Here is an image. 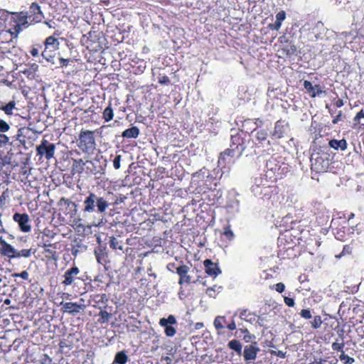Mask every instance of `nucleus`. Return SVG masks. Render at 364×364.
I'll return each instance as SVG.
<instances>
[{
  "mask_svg": "<svg viewBox=\"0 0 364 364\" xmlns=\"http://www.w3.org/2000/svg\"><path fill=\"white\" fill-rule=\"evenodd\" d=\"M223 173L218 169H213L208 172L205 168H203L193 174V183L196 186V191L198 193H205L215 190L219 184Z\"/></svg>",
  "mask_w": 364,
  "mask_h": 364,
  "instance_id": "1",
  "label": "nucleus"
},
{
  "mask_svg": "<svg viewBox=\"0 0 364 364\" xmlns=\"http://www.w3.org/2000/svg\"><path fill=\"white\" fill-rule=\"evenodd\" d=\"M84 213H93L97 211L100 213L105 212L109 206L108 201L103 197H98L92 192H89L84 202Z\"/></svg>",
  "mask_w": 364,
  "mask_h": 364,
  "instance_id": "2",
  "label": "nucleus"
},
{
  "mask_svg": "<svg viewBox=\"0 0 364 364\" xmlns=\"http://www.w3.org/2000/svg\"><path fill=\"white\" fill-rule=\"evenodd\" d=\"M192 272H193V270H191L190 267L181 261L176 268V274L179 277L178 283L181 287L197 282L198 279H195L194 277L192 275Z\"/></svg>",
  "mask_w": 364,
  "mask_h": 364,
  "instance_id": "3",
  "label": "nucleus"
},
{
  "mask_svg": "<svg viewBox=\"0 0 364 364\" xmlns=\"http://www.w3.org/2000/svg\"><path fill=\"white\" fill-rule=\"evenodd\" d=\"M78 147L85 153H90L95 149L94 132L90 130H82L79 134Z\"/></svg>",
  "mask_w": 364,
  "mask_h": 364,
  "instance_id": "4",
  "label": "nucleus"
},
{
  "mask_svg": "<svg viewBox=\"0 0 364 364\" xmlns=\"http://www.w3.org/2000/svg\"><path fill=\"white\" fill-rule=\"evenodd\" d=\"M30 25H34L41 23L45 18L44 14L41 10L40 5L36 2H33L27 11H25Z\"/></svg>",
  "mask_w": 364,
  "mask_h": 364,
  "instance_id": "5",
  "label": "nucleus"
},
{
  "mask_svg": "<svg viewBox=\"0 0 364 364\" xmlns=\"http://www.w3.org/2000/svg\"><path fill=\"white\" fill-rule=\"evenodd\" d=\"M252 134H253L252 147L259 149L264 147L265 145H271V142L268 139V132L266 129L255 128L252 131Z\"/></svg>",
  "mask_w": 364,
  "mask_h": 364,
  "instance_id": "6",
  "label": "nucleus"
},
{
  "mask_svg": "<svg viewBox=\"0 0 364 364\" xmlns=\"http://www.w3.org/2000/svg\"><path fill=\"white\" fill-rule=\"evenodd\" d=\"M55 145L49 141L43 139L41 144L36 146L37 156L45 157L46 159L50 160L53 159L55 153Z\"/></svg>",
  "mask_w": 364,
  "mask_h": 364,
  "instance_id": "7",
  "label": "nucleus"
},
{
  "mask_svg": "<svg viewBox=\"0 0 364 364\" xmlns=\"http://www.w3.org/2000/svg\"><path fill=\"white\" fill-rule=\"evenodd\" d=\"M329 159L323 155H317L311 158V167L316 173L326 172L329 166Z\"/></svg>",
  "mask_w": 364,
  "mask_h": 364,
  "instance_id": "8",
  "label": "nucleus"
},
{
  "mask_svg": "<svg viewBox=\"0 0 364 364\" xmlns=\"http://www.w3.org/2000/svg\"><path fill=\"white\" fill-rule=\"evenodd\" d=\"M176 323L177 321L173 315H169L168 318H161L159 320V325L164 328L165 335L168 337H173L176 333V329L172 326Z\"/></svg>",
  "mask_w": 364,
  "mask_h": 364,
  "instance_id": "9",
  "label": "nucleus"
},
{
  "mask_svg": "<svg viewBox=\"0 0 364 364\" xmlns=\"http://www.w3.org/2000/svg\"><path fill=\"white\" fill-rule=\"evenodd\" d=\"M242 155L241 149H235L230 146L220 154L218 159V163L221 164H232L235 162V159L238 158Z\"/></svg>",
  "mask_w": 364,
  "mask_h": 364,
  "instance_id": "10",
  "label": "nucleus"
},
{
  "mask_svg": "<svg viewBox=\"0 0 364 364\" xmlns=\"http://www.w3.org/2000/svg\"><path fill=\"white\" fill-rule=\"evenodd\" d=\"M11 18L16 23L14 25L16 32H19L23 28H26L30 25L25 11L12 12Z\"/></svg>",
  "mask_w": 364,
  "mask_h": 364,
  "instance_id": "11",
  "label": "nucleus"
},
{
  "mask_svg": "<svg viewBox=\"0 0 364 364\" xmlns=\"http://www.w3.org/2000/svg\"><path fill=\"white\" fill-rule=\"evenodd\" d=\"M102 33L98 31H90L87 35H83L82 41H85L86 46L97 49L100 46V39L101 38Z\"/></svg>",
  "mask_w": 364,
  "mask_h": 364,
  "instance_id": "12",
  "label": "nucleus"
},
{
  "mask_svg": "<svg viewBox=\"0 0 364 364\" xmlns=\"http://www.w3.org/2000/svg\"><path fill=\"white\" fill-rule=\"evenodd\" d=\"M13 220L18 223L22 232H28L31 231L30 218L27 213H16L13 215Z\"/></svg>",
  "mask_w": 364,
  "mask_h": 364,
  "instance_id": "13",
  "label": "nucleus"
},
{
  "mask_svg": "<svg viewBox=\"0 0 364 364\" xmlns=\"http://www.w3.org/2000/svg\"><path fill=\"white\" fill-rule=\"evenodd\" d=\"M80 269L77 266H73L65 271L63 274L64 279L61 284L64 286H70L73 284L75 279H79L77 277L80 274Z\"/></svg>",
  "mask_w": 364,
  "mask_h": 364,
  "instance_id": "14",
  "label": "nucleus"
},
{
  "mask_svg": "<svg viewBox=\"0 0 364 364\" xmlns=\"http://www.w3.org/2000/svg\"><path fill=\"white\" fill-rule=\"evenodd\" d=\"M289 125L284 120L279 119L274 124V131L272 133V137L277 139H282L284 136Z\"/></svg>",
  "mask_w": 364,
  "mask_h": 364,
  "instance_id": "15",
  "label": "nucleus"
},
{
  "mask_svg": "<svg viewBox=\"0 0 364 364\" xmlns=\"http://www.w3.org/2000/svg\"><path fill=\"white\" fill-rule=\"evenodd\" d=\"M62 310L63 312L68 313L70 315L75 316L82 311L85 306L84 304H79L76 302H65L62 301Z\"/></svg>",
  "mask_w": 364,
  "mask_h": 364,
  "instance_id": "16",
  "label": "nucleus"
},
{
  "mask_svg": "<svg viewBox=\"0 0 364 364\" xmlns=\"http://www.w3.org/2000/svg\"><path fill=\"white\" fill-rule=\"evenodd\" d=\"M259 350V348L256 346V343L245 346L242 353L245 360H254Z\"/></svg>",
  "mask_w": 364,
  "mask_h": 364,
  "instance_id": "17",
  "label": "nucleus"
},
{
  "mask_svg": "<svg viewBox=\"0 0 364 364\" xmlns=\"http://www.w3.org/2000/svg\"><path fill=\"white\" fill-rule=\"evenodd\" d=\"M205 273L211 277H216L221 274V270L217 263L213 262L210 259H206L203 262Z\"/></svg>",
  "mask_w": 364,
  "mask_h": 364,
  "instance_id": "18",
  "label": "nucleus"
},
{
  "mask_svg": "<svg viewBox=\"0 0 364 364\" xmlns=\"http://www.w3.org/2000/svg\"><path fill=\"white\" fill-rule=\"evenodd\" d=\"M230 146L235 149H241V153L242 154L244 150L246 149V146L244 144V138L241 134L237 133L235 135H231V143Z\"/></svg>",
  "mask_w": 364,
  "mask_h": 364,
  "instance_id": "19",
  "label": "nucleus"
},
{
  "mask_svg": "<svg viewBox=\"0 0 364 364\" xmlns=\"http://www.w3.org/2000/svg\"><path fill=\"white\" fill-rule=\"evenodd\" d=\"M328 145L336 151H345L348 146L347 141L345 139H342L341 140L333 139L329 141Z\"/></svg>",
  "mask_w": 364,
  "mask_h": 364,
  "instance_id": "20",
  "label": "nucleus"
},
{
  "mask_svg": "<svg viewBox=\"0 0 364 364\" xmlns=\"http://www.w3.org/2000/svg\"><path fill=\"white\" fill-rule=\"evenodd\" d=\"M44 47H47L52 50H57L59 48L60 43L56 37L50 36L46 38L43 43Z\"/></svg>",
  "mask_w": 364,
  "mask_h": 364,
  "instance_id": "21",
  "label": "nucleus"
},
{
  "mask_svg": "<svg viewBox=\"0 0 364 364\" xmlns=\"http://www.w3.org/2000/svg\"><path fill=\"white\" fill-rule=\"evenodd\" d=\"M57 249L46 248L43 250V254L48 262H56L58 260Z\"/></svg>",
  "mask_w": 364,
  "mask_h": 364,
  "instance_id": "22",
  "label": "nucleus"
},
{
  "mask_svg": "<svg viewBox=\"0 0 364 364\" xmlns=\"http://www.w3.org/2000/svg\"><path fill=\"white\" fill-rule=\"evenodd\" d=\"M139 134H140L139 129L136 126H133L131 128H128V129H125L122 132V136L123 138H127V139H132V138L136 139L139 136Z\"/></svg>",
  "mask_w": 364,
  "mask_h": 364,
  "instance_id": "23",
  "label": "nucleus"
},
{
  "mask_svg": "<svg viewBox=\"0 0 364 364\" xmlns=\"http://www.w3.org/2000/svg\"><path fill=\"white\" fill-rule=\"evenodd\" d=\"M32 131V129L29 127H21L18 129L17 134H16L15 138L16 140L19 141L21 144H25L26 142V136L30 132Z\"/></svg>",
  "mask_w": 364,
  "mask_h": 364,
  "instance_id": "24",
  "label": "nucleus"
},
{
  "mask_svg": "<svg viewBox=\"0 0 364 364\" xmlns=\"http://www.w3.org/2000/svg\"><path fill=\"white\" fill-rule=\"evenodd\" d=\"M86 162H85L82 159H73V165H72V172L73 173H81L84 171V166Z\"/></svg>",
  "mask_w": 364,
  "mask_h": 364,
  "instance_id": "25",
  "label": "nucleus"
},
{
  "mask_svg": "<svg viewBox=\"0 0 364 364\" xmlns=\"http://www.w3.org/2000/svg\"><path fill=\"white\" fill-rule=\"evenodd\" d=\"M95 253L96 259L98 263H100L102 265H105L107 263L108 255L105 251V250L99 249L98 250H95Z\"/></svg>",
  "mask_w": 364,
  "mask_h": 364,
  "instance_id": "26",
  "label": "nucleus"
},
{
  "mask_svg": "<svg viewBox=\"0 0 364 364\" xmlns=\"http://www.w3.org/2000/svg\"><path fill=\"white\" fill-rule=\"evenodd\" d=\"M0 109L4 111L7 115H12L13 110L16 108V102L14 100L10 101L7 104H4L0 102Z\"/></svg>",
  "mask_w": 364,
  "mask_h": 364,
  "instance_id": "27",
  "label": "nucleus"
},
{
  "mask_svg": "<svg viewBox=\"0 0 364 364\" xmlns=\"http://www.w3.org/2000/svg\"><path fill=\"white\" fill-rule=\"evenodd\" d=\"M37 68L38 65L33 64L32 67L21 70V73H23L28 80H34L36 76Z\"/></svg>",
  "mask_w": 364,
  "mask_h": 364,
  "instance_id": "28",
  "label": "nucleus"
},
{
  "mask_svg": "<svg viewBox=\"0 0 364 364\" xmlns=\"http://www.w3.org/2000/svg\"><path fill=\"white\" fill-rule=\"evenodd\" d=\"M56 50H52L47 47H44L43 50L41 51L42 57L48 62L54 63L55 52Z\"/></svg>",
  "mask_w": 364,
  "mask_h": 364,
  "instance_id": "29",
  "label": "nucleus"
},
{
  "mask_svg": "<svg viewBox=\"0 0 364 364\" xmlns=\"http://www.w3.org/2000/svg\"><path fill=\"white\" fill-rule=\"evenodd\" d=\"M282 50L286 53L287 56L291 57L296 55L297 47L290 42L283 47Z\"/></svg>",
  "mask_w": 364,
  "mask_h": 364,
  "instance_id": "30",
  "label": "nucleus"
},
{
  "mask_svg": "<svg viewBox=\"0 0 364 364\" xmlns=\"http://www.w3.org/2000/svg\"><path fill=\"white\" fill-rule=\"evenodd\" d=\"M338 360L336 358H321L319 359H314V361L309 364H338Z\"/></svg>",
  "mask_w": 364,
  "mask_h": 364,
  "instance_id": "31",
  "label": "nucleus"
},
{
  "mask_svg": "<svg viewBox=\"0 0 364 364\" xmlns=\"http://www.w3.org/2000/svg\"><path fill=\"white\" fill-rule=\"evenodd\" d=\"M129 360V358L125 351L122 350L116 353L114 359V363L126 364Z\"/></svg>",
  "mask_w": 364,
  "mask_h": 364,
  "instance_id": "32",
  "label": "nucleus"
},
{
  "mask_svg": "<svg viewBox=\"0 0 364 364\" xmlns=\"http://www.w3.org/2000/svg\"><path fill=\"white\" fill-rule=\"evenodd\" d=\"M228 347L234 350L238 355L242 354V346L241 343L237 339H232L228 343Z\"/></svg>",
  "mask_w": 364,
  "mask_h": 364,
  "instance_id": "33",
  "label": "nucleus"
},
{
  "mask_svg": "<svg viewBox=\"0 0 364 364\" xmlns=\"http://www.w3.org/2000/svg\"><path fill=\"white\" fill-rule=\"evenodd\" d=\"M354 125H359L360 128L364 129V110L361 109L358 112L353 119Z\"/></svg>",
  "mask_w": 364,
  "mask_h": 364,
  "instance_id": "34",
  "label": "nucleus"
},
{
  "mask_svg": "<svg viewBox=\"0 0 364 364\" xmlns=\"http://www.w3.org/2000/svg\"><path fill=\"white\" fill-rule=\"evenodd\" d=\"M102 117L105 122H108L111 121L114 117V112L109 105L107 107H106L102 112Z\"/></svg>",
  "mask_w": 364,
  "mask_h": 364,
  "instance_id": "35",
  "label": "nucleus"
},
{
  "mask_svg": "<svg viewBox=\"0 0 364 364\" xmlns=\"http://www.w3.org/2000/svg\"><path fill=\"white\" fill-rule=\"evenodd\" d=\"M99 319L98 322L100 323H105L107 322L112 316L111 313L107 312L105 310H101L98 314Z\"/></svg>",
  "mask_w": 364,
  "mask_h": 364,
  "instance_id": "36",
  "label": "nucleus"
},
{
  "mask_svg": "<svg viewBox=\"0 0 364 364\" xmlns=\"http://www.w3.org/2000/svg\"><path fill=\"white\" fill-rule=\"evenodd\" d=\"M344 347L345 343L343 339H341V341L336 339V341L331 344L332 350L335 352H340L341 353H342V351H344Z\"/></svg>",
  "mask_w": 364,
  "mask_h": 364,
  "instance_id": "37",
  "label": "nucleus"
},
{
  "mask_svg": "<svg viewBox=\"0 0 364 364\" xmlns=\"http://www.w3.org/2000/svg\"><path fill=\"white\" fill-rule=\"evenodd\" d=\"M338 358L343 364H353L355 363L354 358L346 354L345 351H342Z\"/></svg>",
  "mask_w": 364,
  "mask_h": 364,
  "instance_id": "38",
  "label": "nucleus"
},
{
  "mask_svg": "<svg viewBox=\"0 0 364 364\" xmlns=\"http://www.w3.org/2000/svg\"><path fill=\"white\" fill-rule=\"evenodd\" d=\"M11 144L12 142L10 141V138L4 133H0V148H7Z\"/></svg>",
  "mask_w": 364,
  "mask_h": 364,
  "instance_id": "39",
  "label": "nucleus"
},
{
  "mask_svg": "<svg viewBox=\"0 0 364 364\" xmlns=\"http://www.w3.org/2000/svg\"><path fill=\"white\" fill-rule=\"evenodd\" d=\"M352 252H353L352 244L346 245L343 246L342 252L339 255H336V257L339 259L343 256L350 255L352 254Z\"/></svg>",
  "mask_w": 364,
  "mask_h": 364,
  "instance_id": "40",
  "label": "nucleus"
},
{
  "mask_svg": "<svg viewBox=\"0 0 364 364\" xmlns=\"http://www.w3.org/2000/svg\"><path fill=\"white\" fill-rule=\"evenodd\" d=\"M225 321V318L224 316H217L213 321V324L215 328L217 330L224 328V323Z\"/></svg>",
  "mask_w": 364,
  "mask_h": 364,
  "instance_id": "41",
  "label": "nucleus"
},
{
  "mask_svg": "<svg viewBox=\"0 0 364 364\" xmlns=\"http://www.w3.org/2000/svg\"><path fill=\"white\" fill-rule=\"evenodd\" d=\"M16 250L9 244L3 255L8 257L9 259H14L16 258Z\"/></svg>",
  "mask_w": 364,
  "mask_h": 364,
  "instance_id": "42",
  "label": "nucleus"
},
{
  "mask_svg": "<svg viewBox=\"0 0 364 364\" xmlns=\"http://www.w3.org/2000/svg\"><path fill=\"white\" fill-rule=\"evenodd\" d=\"M109 246L111 248H112L113 250H123V247L122 245L120 244V242L118 241L115 237H112L110 238V241H109Z\"/></svg>",
  "mask_w": 364,
  "mask_h": 364,
  "instance_id": "43",
  "label": "nucleus"
},
{
  "mask_svg": "<svg viewBox=\"0 0 364 364\" xmlns=\"http://www.w3.org/2000/svg\"><path fill=\"white\" fill-rule=\"evenodd\" d=\"M322 323L321 316H315L313 321H311V325L314 329H318L321 326Z\"/></svg>",
  "mask_w": 364,
  "mask_h": 364,
  "instance_id": "44",
  "label": "nucleus"
},
{
  "mask_svg": "<svg viewBox=\"0 0 364 364\" xmlns=\"http://www.w3.org/2000/svg\"><path fill=\"white\" fill-rule=\"evenodd\" d=\"M41 49L42 46L41 44H35L32 46L29 53L33 57H38Z\"/></svg>",
  "mask_w": 364,
  "mask_h": 364,
  "instance_id": "45",
  "label": "nucleus"
},
{
  "mask_svg": "<svg viewBox=\"0 0 364 364\" xmlns=\"http://www.w3.org/2000/svg\"><path fill=\"white\" fill-rule=\"evenodd\" d=\"M31 255V249H23L20 251L16 250V258L29 257Z\"/></svg>",
  "mask_w": 364,
  "mask_h": 364,
  "instance_id": "46",
  "label": "nucleus"
},
{
  "mask_svg": "<svg viewBox=\"0 0 364 364\" xmlns=\"http://www.w3.org/2000/svg\"><path fill=\"white\" fill-rule=\"evenodd\" d=\"M303 85L304 89L311 97V95L315 92V86H313L311 82L309 80H304Z\"/></svg>",
  "mask_w": 364,
  "mask_h": 364,
  "instance_id": "47",
  "label": "nucleus"
},
{
  "mask_svg": "<svg viewBox=\"0 0 364 364\" xmlns=\"http://www.w3.org/2000/svg\"><path fill=\"white\" fill-rule=\"evenodd\" d=\"M266 168H267V172L269 171L274 172L275 171L279 170V166L275 163V160H269L267 162Z\"/></svg>",
  "mask_w": 364,
  "mask_h": 364,
  "instance_id": "48",
  "label": "nucleus"
},
{
  "mask_svg": "<svg viewBox=\"0 0 364 364\" xmlns=\"http://www.w3.org/2000/svg\"><path fill=\"white\" fill-rule=\"evenodd\" d=\"M58 242H55V243H51L50 242L49 240H43L42 241V247L43 249H46V248H53V249H58Z\"/></svg>",
  "mask_w": 364,
  "mask_h": 364,
  "instance_id": "49",
  "label": "nucleus"
},
{
  "mask_svg": "<svg viewBox=\"0 0 364 364\" xmlns=\"http://www.w3.org/2000/svg\"><path fill=\"white\" fill-rule=\"evenodd\" d=\"M271 289H274L279 293H282L285 290V285L282 282H279L273 286H270Z\"/></svg>",
  "mask_w": 364,
  "mask_h": 364,
  "instance_id": "50",
  "label": "nucleus"
},
{
  "mask_svg": "<svg viewBox=\"0 0 364 364\" xmlns=\"http://www.w3.org/2000/svg\"><path fill=\"white\" fill-rule=\"evenodd\" d=\"M10 129V125L4 119H0V133H6Z\"/></svg>",
  "mask_w": 364,
  "mask_h": 364,
  "instance_id": "51",
  "label": "nucleus"
},
{
  "mask_svg": "<svg viewBox=\"0 0 364 364\" xmlns=\"http://www.w3.org/2000/svg\"><path fill=\"white\" fill-rule=\"evenodd\" d=\"M292 229V226H290L289 228H287L286 229H284V233L283 235V237L281 238V242H282V240H285L286 242H287V239L291 237L292 234L291 232V230Z\"/></svg>",
  "mask_w": 364,
  "mask_h": 364,
  "instance_id": "52",
  "label": "nucleus"
},
{
  "mask_svg": "<svg viewBox=\"0 0 364 364\" xmlns=\"http://www.w3.org/2000/svg\"><path fill=\"white\" fill-rule=\"evenodd\" d=\"M158 82L163 85H168L171 84V80L166 75H160L158 78Z\"/></svg>",
  "mask_w": 364,
  "mask_h": 364,
  "instance_id": "53",
  "label": "nucleus"
},
{
  "mask_svg": "<svg viewBox=\"0 0 364 364\" xmlns=\"http://www.w3.org/2000/svg\"><path fill=\"white\" fill-rule=\"evenodd\" d=\"M13 277H21L23 279L28 280L29 278V274L27 271H22L20 273H14L12 274Z\"/></svg>",
  "mask_w": 364,
  "mask_h": 364,
  "instance_id": "54",
  "label": "nucleus"
},
{
  "mask_svg": "<svg viewBox=\"0 0 364 364\" xmlns=\"http://www.w3.org/2000/svg\"><path fill=\"white\" fill-rule=\"evenodd\" d=\"M300 316L304 319H310L312 318L311 312L309 309H302Z\"/></svg>",
  "mask_w": 364,
  "mask_h": 364,
  "instance_id": "55",
  "label": "nucleus"
},
{
  "mask_svg": "<svg viewBox=\"0 0 364 364\" xmlns=\"http://www.w3.org/2000/svg\"><path fill=\"white\" fill-rule=\"evenodd\" d=\"M335 237L336 239L340 240V241H344L345 240V232L342 230H338L335 233Z\"/></svg>",
  "mask_w": 364,
  "mask_h": 364,
  "instance_id": "56",
  "label": "nucleus"
},
{
  "mask_svg": "<svg viewBox=\"0 0 364 364\" xmlns=\"http://www.w3.org/2000/svg\"><path fill=\"white\" fill-rule=\"evenodd\" d=\"M9 243L6 242L1 237H0V253L4 255Z\"/></svg>",
  "mask_w": 364,
  "mask_h": 364,
  "instance_id": "57",
  "label": "nucleus"
},
{
  "mask_svg": "<svg viewBox=\"0 0 364 364\" xmlns=\"http://www.w3.org/2000/svg\"><path fill=\"white\" fill-rule=\"evenodd\" d=\"M333 105L339 108L343 106L344 102L342 99L338 98V96L332 100Z\"/></svg>",
  "mask_w": 364,
  "mask_h": 364,
  "instance_id": "58",
  "label": "nucleus"
},
{
  "mask_svg": "<svg viewBox=\"0 0 364 364\" xmlns=\"http://www.w3.org/2000/svg\"><path fill=\"white\" fill-rule=\"evenodd\" d=\"M343 112H342V111H339L338 114H336V116L333 117V118L332 119V123L333 124H336L340 121L343 120Z\"/></svg>",
  "mask_w": 364,
  "mask_h": 364,
  "instance_id": "59",
  "label": "nucleus"
},
{
  "mask_svg": "<svg viewBox=\"0 0 364 364\" xmlns=\"http://www.w3.org/2000/svg\"><path fill=\"white\" fill-rule=\"evenodd\" d=\"M286 18V13L284 11H280L276 14V21L282 23Z\"/></svg>",
  "mask_w": 364,
  "mask_h": 364,
  "instance_id": "60",
  "label": "nucleus"
},
{
  "mask_svg": "<svg viewBox=\"0 0 364 364\" xmlns=\"http://www.w3.org/2000/svg\"><path fill=\"white\" fill-rule=\"evenodd\" d=\"M223 234L230 240H232L234 237L233 232L229 227L225 228Z\"/></svg>",
  "mask_w": 364,
  "mask_h": 364,
  "instance_id": "61",
  "label": "nucleus"
},
{
  "mask_svg": "<svg viewBox=\"0 0 364 364\" xmlns=\"http://www.w3.org/2000/svg\"><path fill=\"white\" fill-rule=\"evenodd\" d=\"M215 287L216 286H213V287H208L207 289H206V294L208 295L210 297H212V298H215V296H216V294H215Z\"/></svg>",
  "mask_w": 364,
  "mask_h": 364,
  "instance_id": "62",
  "label": "nucleus"
},
{
  "mask_svg": "<svg viewBox=\"0 0 364 364\" xmlns=\"http://www.w3.org/2000/svg\"><path fill=\"white\" fill-rule=\"evenodd\" d=\"M70 61V60L68 58H59L60 67L62 68L68 67Z\"/></svg>",
  "mask_w": 364,
  "mask_h": 364,
  "instance_id": "63",
  "label": "nucleus"
},
{
  "mask_svg": "<svg viewBox=\"0 0 364 364\" xmlns=\"http://www.w3.org/2000/svg\"><path fill=\"white\" fill-rule=\"evenodd\" d=\"M121 155H117L113 161V166L115 169L120 168Z\"/></svg>",
  "mask_w": 364,
  "mask_h": 364,
  "instance_id": "64",
  "label": "nucleus"
}]
</instances>
